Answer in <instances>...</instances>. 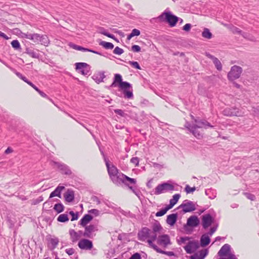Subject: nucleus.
Returning <instances> with one entry per match:
<instances>
[{
	"instance_id": "nucleus-18",
	"label": "nucleus",
	"mask_w": 259,
	"mask_h": 259,
	"mask_svg": "<svg viewBox=\"0 0 259 259\" xmlns=\"http://www.w3.org/2000/svg\"><path fill=\"white\" fill-rule=\"evenodd\" d=\"M187 225L192 228H195L200 224V220L197 216L193 215L187 219Z\"/></svg>"
},
{
	"instance_id": "nucleus-63",
	"label": "nucleus",
	"mask_w": 259,
	"mask_h": 259,
	"mask_svg": "<svg viewBox=\"0 0 259 259\" xmlns=\"http://www.w3.org/2000/svg\"><path fill=\"white\" fill-rule=\"evenodd\" d=\"M88 212L90 213L94 214L96 217L99 215V211L97 209H92L89 210Z\"/></svg>"
},
{
	"instance_id": "nucleus-38",
	"label": "nucleus",
	"mask_w": 259,
	"mask_h": 259,
	"mask_svg": "<svg viewBox=\"0 0 259 259\" xmlns=\"http://www.w3.org/2000/svg\"><path fill=\"white\" fill-rule=\"evenodd\" d=\"M39 42L45 46H48L50 44V41L46 35H41Z\"/></svg>"
},
{
	"instance_id": "nucleus-14",
	"label": "nucleus",
	"mask_w": 259,
	"mask_h": 259,
	"mask_svg": "<svg viewBox=\"0 0 259 259\" xmlns=\"http://www.w3.org/2000/svg\"><path fill=\"white\" fill-rule=\"evenodd\" d=\"M84 227V232L82 236L88 238H93V233L98 231L97 226L95 225L90 224L89 226L86 225Z\"/></svg>"
},
{
	"instance_id": "nucleus-8",
	"label": "nucleus",
	"mask_w": 259,
	"mask_h": 259,
	"mask_svg": "<svg viewBox=\"0 0 259 259\" xmlns=\"http://www.w3.org/2000/svg\"><path fill=\"white\" fill-rule=\"evenodd\" d=\"M214 218L211 214L208 213L204 214L201 217V225L205 230L208 229L212 224L214 223Z\"/></svg>"
},
{
	"instance_id": "nucleus-27",
	"label": "nucleus",
	"mask_w": 259,
	"mask_h": 259,
	"mask_svg": "<svg viewBox=\"0 0 259 259\" xmlns=\"http://www.w3.org/2000/svg\"><path fill=\"white\" fill-rule=\"evenodd\" d=\"M181 195L180 194H175L172 196V198L170 199L169 204L166 205L170 209H171L177 203Z\"/></svg>"
},
{
	"instance_id": "nucleus-11",
	"label": "nucleus",
	"mask_w": 259,
	"mask_h": 259,
	"mask_svg": "<svg viewBox=\"0 0 259 259\" xmlns=\"http://www.w3.org/2000/svg\"><path fill=\"white\" fill-rule=\"evenodd\" d=\"M200 247V244L198 241L193 240L188 242L187 244L184 247L186 252L191 254L194 252Z\"/></svg>"
},
{
	"instance_id": "nucleus-49",
	"label": "nucleus",
	"mask_w": 259,
	"mask_h": 259,
	"mask_svg": "<svg viewBox=\"0 0 259 259\" xmlns=\"http://www.w3.org/2000/svg\"><path fill=\"white\" fill-rule=\"evenodd\" d=\"M128 64H130L133 67H134L137 69H139V70L141 69V67L140 64L137 61H130L128 62Z\"/></svg>"
},
{
	"instance_id": "nucleus-26",
	"label": "nucleus",
	"mask_w": 259,
	"mask_h": 259,
	"mask_svg": "<svg viewBox=\"0 0 259 259\" xmlns=\"http://www.w3.org/2000/svg\"><path fill=\"white\" fill-rule=\"evenodd\" d=\"M64 186H58L56 189L51 193L49 198H52L54 197L57 196L60 198H61V192L65 189Z\"/></svg>"
},
{
	"instance_id": "nucleus-6",
	"label": "nucleus",
	"mask_w": 259,
	"mask_h": 259,
	"mask_svg": "<svg viewBox=\"0 0 259 259\" xmlns=\"http://www.w3.org/2000/svg\"><path fill=\"white\" fill-rule=\"evenodd\" d=\"M181 208H182V211L184 213L192 212L196 209L194 202L187 199L184 200L183 203L177 207V209Z\"/></svg>"
},
{
	"instance_id": "nucleus-64",
	"label": "nucleus",
	"mask_w": 259,
	"mask_h": 259,
	"mask_svg": "<svg viewBox=\"0 0 259 259\" xmlns=\"http://www.w3.org/2000/svg\"><path fill=\"white\" fill-rule=\"evenodd\" d=\"M253 112L255 116H259V106L253 107Z\"/></svg>"
},
{
	"instance_id": "nucleus-21",
	"label": "nucleus",
	"mask_w": 259,
	"mask_h": 259,
	"mask_svg": "<svg viewBox=\"0 0 259 259\" xmlns=\"http://www.w3.org/2000/svg\"><path fill=\"white\" fill-rule=\"evenodd\" d=\"M231 251V246L228 244H224L219 251L218 254L221 257L227 256Z\"/></svg>"
},
{
	"instance_id": "nucleus-4",
	"label": "nucleus",
	"mask_w": 259,
	"mask_h": 259,
	"mask_svg": "<svg viewBox=\"0 0 259 259\" xmlns=\"http://www.w3.org/2000/svg\"><path fill=\"white\" fill-rule=\"evenodd\" d=\"M175 190V186L170 181L162 183L159 184L154 190H153L150 194L159 195L164 192L172 191Z\"/></svg>"
},
{
	"instance_id": "nucleus-17",
	"label": "nucleus",
	"mask_w": 259,
	"mask_h": 259,
	"mask_svg": "<svg viewBox=\"0 0 259 259\" xmlns=\"http://www.w3.org/2000/svg\"><path fill=\"white\" fill-rule=\"evenodd\" d=\"M46 240L47 241V247L51 251H53L57 247L59 242L58 238H53L49 236H47Z\"/></svg>"
},
{
	"instance_id": "nucleus-60",
	"label": "nucleus",
	"mask_w": 259,
	"mask_h": 259,
	"mask_svg": "<svg viewBox=\"0 0 259 259\" xmlns=\"http://www.w3.org/2000/svg\"><path fill=\"white\" fill-rule=\"evenodd\" d=\"M7 223L10 228H12L14 226V222L9 217L7 218Z\"/></svg>"
},
{
	"instance_id": "nucleus-31",
	"label": "nucleus",
	"mask_w": 259,
	"mask_h": 259,
	"mask_svg": "<svg viewBox=\"0 0 259 259\" xmlns=\"http://www.w3.org/2000/svg\"><path fill=\"white\" fill-rule=\"evenodd\" d=\"M25 53L28 54L31 57L33 58L38 59L40 57V54L34 52L33 50L29 49V48L26 47L25 49Z\"/></svg>"
},
{
	"instance_id": "nucleus-47",
	"label": "nucleus",
	"mask_w": 259,
	"mask_h": 259,
	"mask_svg": "<svg viewBox=\"0 0 259 259\" xmlns=\"http://www.w3.org/2000/svg\"><path fill=\"white\" fill-rule=\"evenodd\" d=\"M114 112L116 114H118V115L122 117H126V116H128L127 114L124 113V112L121 109H114Z\"/></svg>"
},
{
	"instance_id": "nucleus-5",
	"label": "nucleus",
	"mask_w": 259,
	"mask_h": 259,
	"mask_svg": "<svg viewBox=\"0 0 259 259\" xmlns=\"http://www.w3.org/2000/svg\"><path fill=\"white\" fill-rule=\"evenodd\" d=\"M242 71L243 69L240 66L237 65L232 66L227 74L228 80L229 81H233L238 79L240 77Z\"/></svg>"
},
{
	"instance_id": "nucleus-40",
	"label": "nucleus",
	"mask_w": 259,
	"mask_h": 259,
	"mask_svg": "<svg viewBox=\"0 0 259 259\" xmlns=\"http://www.w3.org/2000/svg\"><path fill=\"white\" fill-rule=\"evenodd\" d=\"M69 221L68 214L63 213L61 214L57 218V221L61 223H65Z\"/></svg>"
},
{
	"instance_id": "nucleus-52",
	"label": "nucleus",
	"mask_w": 259,
	"mask_h": 259,
	"mask_svg": "<svg viewBox=\"0 0 259 259\" xmlns=\"http://www.w3.org/2000/svg\"><path fill=\"white\" fill-rule=\"evenodd\" d=\"M40 34L38 33H33V38L32 40L34 42L38 43L41 37Z\"/></svg>"
},
{
	"instance_id": "nucleus-45",
	"label": "nucleus",
	"mask_w": 259,
	"mask_h": 259,
	"mask_svg": "<svg viewBox=\"0 0 259 259\" xmlns=\"http://www.w3.org/2000/svg\"><path fill=\"white\" fill-rule=\"evenodd\" d=\"M69 214L71 215V221H74L78 220L79 218V213L78 212H74L73 211H70Z\"/></svg>"
},
{
	"instance_id": "nucleus-16",
	"label": "nucleus",
	"mask_w": 259,
	"mask_h": 259,
	"mask_svg": "<svg viewBox=\"0 0 259 259\" xmlns=\"http://www.w3.org/2000/svg\"><path fill=\"white\" fill-rule=\"evenodd\" d=\"M195 122L196 124H193V127L197 128H200L202 127H204L205 129H207L208 127L214 128V126L211 125L209 122L205 119H195Z\"/></svg>"
},
{
	"instance_id": "nucleus-33",
	"label": "nucleus",
	"mask_w": 259,
	"mask_h": 259,
	"mask_svg": "<svg viewBox=\"0 0 259 259\" xmlns=\"http://www.w3.org/2000/svg\"><path fill=\"white\" fill-rule=\"evenodd\" d=\"M12 48L17 51L19 52H22V48L21 47V45L19 41L17 39L13 40L11 42Z\"/></svg>"
},
{
	"instance_id": "nucleus-19",
	"label": "nucleus",
	"mask_w": 259,
	"mask_h": 259,
	"mask_svg": "<svg viewBox=\"0 0 259 259\" xmlns=\"http://www.w3.org/2000/svg\"><path fill=\"white\" fill-rule=\"evenodd\" d=\"M158 242L159 244L163 245L164 247L171 243L170 237L167 234L160 235L158 237Z\"/></svg>"
},
{
	"instance_id": "nucleus-43",
	"label": "nucleus",
	"mask_w": 259,
	"mask_h": 259,
	"mask_svg": "<svg viewBox=\"0 0 259 259\" xmlns=\"http://www.w3.org/2000/svg\"><path fill=\"white\" fill-rule=\"evenodd\" d=\"M129 189L131 190L140 200H141V196L142 195L141 191L139 189H136L133 187H129Z\"/></svg>"
},
{
	"instance_id": "nucleus-15",
	"label": "nucleus",
	"mask_w": 259,
	"mask_h": 259,
	"mask_svg": "<svg viewBox=\"0 0 259 259\" xmlns=\"http://www.w3.org/2000/svg\"><path fill=\"white\" fill-rule=\"evenodd\" d=\"M150 229L146 227L142 228L138 233V238L140 241H145L147 238L150 237Z\"/></svg>"
},
{
	"instance_id": "nucleus-51",
	"label": "nucleus",
	"mask_w": 259,
	"mask_h": 259,
	"mask_svg": "<svg viewBox=\"0 0 259 259\" xmlns=\"http://www.w3.org/2000/svg\"><path fill=\"white\" fill-rule=\"evenodd\" d=\"M246 198L251 201H254L256 199L255 195L250 193L245 192L244 193Z\"/></svg>"
},
{
	"instance_id": "nucleus-58",
	"label": "nucleus",
	"mask_w": 259,
	"mask_h": 259,
	"mask_svg": "<svg viewBox=\"0 0 259 259\" xmlns=\"http://www.w3.org/2000/svg\"><path fill=\"white\" fill-rule=\"evenodd\" d=\"M191 27H192V25L190 23H187L183 27L182 29L184 31L188 32L190 30Z\"/></svg>"
},
{
	"instance_id": "nucleus-59",
	"label": "nucleus",
	"mask_w": 259,
	"mask_h": 259,
	"mask_svg": "<svg viewBox=\"0 0 259 259\" xmlns=\"http://www.w3.org/2000/svg\"><path fill=\"white\" fill-rule=\"evenodd\" d=\"M184 228L185 231L187 232V234H191V233L193 231V228L187 225V224L184 225Z\"/></svg>"
},
{
	"instance_id": "nucleus-20",
	"label": "nucleus",
	"mask_w": 259,
	"mask_h": 259,
	"mask_svg": "<svg viewBox=\"0 0 259 259\" xmlns=\"http://www.w3.org/2000/svg\"><path fill=\"white\" fill-rule=\"evenodd\" d=\"M105 77L106 75H105V71H98L92 76L93 80L98 84L103 82V79Z\"/></svg>"
},
{
	"instance_id": "nucleus-42",
	"label": "nucleus",
	"mask_w": 259,
	"mask_h": 259,
	"mask_svg": "<svg viewBox=\"0 0 259 259\" xmlns=\"http://www.w3.org/2000/svg\"><path fill=\"white\" fill-rule=\"evenodd\" d=\"M213 63L215 65V68L219 71H221L222 70V65L220 61L217 58H215L213 60Z\"/></svg>"
},
{
	"instance_id": "nucleus-2",
	"label": "nucleus",
	"mask_w": 259,
	"mask_h": 259,
	"mask_svg": "<svg viewBox=\"0 0 259 259\" xmlns=\"http://www.w3.org/2000/svg\"><path fill=\"white\" fill-rule=\"evenodd\" d=\"M157 18L161 22H166L171 27L175 26L179 20V17L174 15L170 11H164Z\"/></svg>"
},
{
	"instance_id": "nucleus-13",
	"label": "nucleus",
	"mask_w": 259,
	"mask_h": 259,
	"mask_svg": "<svg viewBox=\"0 0 259 259\" xmlns=\"http://www.w3.org/2000/svg\"><path fill=\"white\" fill-rule=\"evenodd\" d=\"M241 111L236 107H227L223 111V114L227 116H240Z\"/></svg>"
},
{
	"instance_id": "nucleus-28",
	"label": "nucleus",
	"mask_w": 259,
	"mask_h": 259,
	"mask_svg": "<svg viewBox=\"0 0 259 259\" xmlns=\"http://www.w3.org/2000/svg\"><path fill=\"white\" fill-rule=\"evenodd\" d=\"M69 235L70 236L71 240L72 241V242H75L80 237V235L78 234V233L75 232V230L73 229H70L69 230Z\"/></svg>"
},
{
	"instance_id": "nucleus-44",
	"label": "nucleus",
	"mask_w": 259,
	"mask_h": 259,
	"mask_svg": "<svg viewBox=\"0 0 259 259\" xmlns=\"http://www.w3.org/2000/svg\"><path fill=\"white\" fill-rule=\"evenodd\" d=\"M208 253V249L205 248L199 251V257L200 259H204V258L207 255Z\"/></svg>"
},
{
	"instance_id": "nucleus-54",
	"label": "nucleus",
	"mask_w": 259,
	"mask_h": 259,
	"mask_svg": "<svg viewBox=\"0 0 259 259\" xmlns=\"http://www.w3.org/2000/svg\"><path fill=\"white\" fill-rule=\"evenodd\" d=\"M44 200V198L42 196H39L36 199H34L32 200V204L33 205H36L41 201H42Z\"/></svg>"
},
{
	"instance_id": "nucleus-23",
	"label": "nucleus",
	"mask_w": 259,
	"mask_h": 259,
	"mask_svg": "<svg viewBox=\"0 0 259 259\" xmlns=\"http://www.w3.org/2000/svg\"><path fill=\"white\" fill-rule=\"evenodd\" d=\"M93 216L91 214H85L79 222V225L85 227L93 219Z\"/></svg>"
},
{
	"instance_id": "nucleus-30",
	"label": "nucleus",
	"mask_w": 259,
	"mask_h": 259,
	"mask_svg": "<svg viewBox=\"0 0 259 259\" xmlns=\"http://www.w3.org/2000/svg\"><path fill=\"white\" fill-rule=\"evenodd\" d=\"M198 129V128L195 127H192L190 133H191L197 139H201L203 138V134Z\"/></svg>"
},
{
	"instance_id": "nucleus-25",
	"label": "nucleus",
	"mask_w": 259,
	"mask_h": 259,
	"mask_svg": "<svg viewBox=\"0 0 259 259\" xmlns=\"http://www.w3.org/2000/svg\"><path fill=\"white\" fill-rule=\"evenodd\" d=\"M211 239L209 235L206 233L203 234L200 237V245L202 247H204L207 246L210 242Z\"/></svg>"
},
{
	"instance_id": "nucleus-12",
	"label": "nucleus",
	"mask_w": 259,
	"mask_h": 259,
	"mask_svg": "<svg viewBox=\"0 0 259 259\" xmlns=\"http://www.w3.org/2000/svg\"><path fill=\"white\" fill-rule=\"evenodd\" d=\"M77 245L78 247L82 250H91L93 248V242L87 238L80 239Z\"/></svg>"
},
{
	"instance_id": "nucleus-9",
	"label": "nucleus",
	"mask_w": 259,
	"mask_h": 259,
	"mask_svg": "<svg viewBox=\"0 0 259 259\" xmlns=\"http://www.w3.org/2000/svg\"><path fill=\"white\" fill-rule=\"evenodd\" d=\"M52 163L53 165L56 166L58 168V170L62 174L67 176L71 175L72 171L69 167L66 164L55 161H53Z\"/></svg>"
},
{
	"instance_id": "nucleus-41",
	"label": "nucleus",
	"mask_w": 259,
	"mask_h": 259,
	"mask_svg": "<svg viewBox=\"0 0 259 259\" xmlns=\"http://www.w3.org/2000/svg\"><path fill=\"white\" fill-rule=\"evenodd\" d=\"M69 46L73 49H75L76 50H77V51H83V52H85V50H86V48H84L82 46H78V45H75L72 42H70L69 44Z\"/></svg>"
},
{
	"instance_id": "nucleus-3",
	"label": "nucleus",
	"mask_w": 259,
	"mask_h": 259,
	"mask_svg": "<svg viewBox=\"0 0 259 259\" xmlns=\"http://www.w3.org/2000/svg\"><path fill=\"white\" fill-rule=\"evenodd\" d=\"M105 162L111 180L116 185L117 183L119 182L118 181L121 177V176H120V173L118 172L119 170L113 164H112L111 166H110L109 164V160L108 158H105Z\"/></svg>"
},
{
	"instance_id": "nucleus-53",
	"label": "nucleus",
	"mask_w": 259,
	"mask_h": 259,
	"mask_svg": "<svg viewBox=\"0 0 259 259\" xmlns=\"http://www.w3.org/2000/svg\"><path fill=\"white\" fill-rule=\"evenodd\" d=\"M113 52L115 54L120 55L124 52V51L123 49L120 48L119 47H116Z\"/></svg>"
},
{
	"instance_id": "nucleus-32",
	"label": "nucleus",
	"mask_w": 259,
	"mask_h": 259,
	"mask_svg": "<svg viewBox=\"0 0 259 259\" xmlns=\"http://www.w3.org/2000/svg\"><path fill=\"white\" fill-rule=\"evenodd\" d=\"M202 36L205 38L210 39L212 37V34L208 28H204L202 32Z\"/></svg>"
},
{
	"instance_id": "nucleus-1",
	"label": "nucleus",
	"mask_w": 259,
	"mask_h": 259,
	"mask_svg": "<svg viewBox=\"0 0 259 259\" xmlns=\"http://www.w3.org/2000/svg\"><path fill=\"white\" fill-rule=\"evenodd\" d=\"M115 87H118L119 91L122 92V93H116V95L118 97L127 99H133L134 94L132 84L128 82L123 81L121 75L119 73L114 74L113 82L108 89Z\"/></svg>"
},
{
	"instance_id": "nucleus-24",
	"label": "nucleus",
	"mask_w": 259,
	"mask_h": 259,
	"mask_svg": "<svg viewBox=\"0 0 259 259\" xmlns=\"http://www.w3.org/2000/svg\"><path fill=\"white\" fill-rule=\"evenodd\" d=\"M178 218V213H174L167 215L166 223L170 226H173L176 223Z\"/></svg>"
},
{
	"instance_id": "nucleus-48",
	"label": "nucleus",
	"mask_w": 259,
	"mask_h": 259,
	"mask_svg": "<svg viewBox=\"0 0 259 259\" xmlns=\"http://www.w3.org/2000/svg\"><path fill=\"white\" fill-rule=\"evenodd\" d=\"M15 73L19 78L23 80L25 82L27 83V84L28 83V82H30V81L25 76H23L21 73L17 72V71H15Z\"/></svg>"
},
{
	"instance_id": "nucleus-7",
	"label": "nucleus",
	"mask_w": 259,
	"mask_h": 259,
	"mask_svg": "<svg viewBox=\"0 0 259 259\" xmlns=\"http://www.w3.org/2000/svg\"><path fill=\"white\" fill-rule=\"evenodd\" d=\"M120 176H121V177L118 181L119 182L117 183L116 185L117 186H119L121 184H123L129 188V187H132L130 185V184H136L137 183V181L135 179L130 178L122 172H120Z\"/></svg>"
},
{
	"instance_id": "nucleus-35",
	"label": "nucleus",
	"mask_w": 259,
	"mask_h": 259,
	"mask_svg": "<svg viewBox=\"0 0 259 259\" xmlns=\"http://www.w3.org/2000/svg\"><path fill=\"white\" fill-rule=\"evenodd\" d=\"M64 206L61 202L55 204L54 206V209L57 212V213H60L63 212L64 210Z\"/></svg>"
},
{
	"instance_id": "nucleus-56",
	"label": "nucleus",
	"mask_w": 259,
	"mask_h": 259,
	"mask_svg": "<svg viewBox=\"0 0 259 259\" xmlns=\"http://www.w3.org/2000/svg\"><path fill=\"white\" fill-rule=\"evenodd\" d=\"M131 162L134 164L136 166L139 165V158L138 157H132L130 160Z\"/></svg>"
},
{
	"instance_id": "nucleus-34",
	"label": "nucleus",
	"mask_w": 259,
	"mask_h": 259,
	"mask_svg": "<svg viewBox=\"0 0 259 259\" xmlns=\"http://www.w3.org/2000/svg\"><path fill=\"white\" fill-rule=\"evenodd\" d=\"M99 45L102 46L105 49H113L114 45L112 43L109 42H106L105 41H100L99 42Z\"/></svg>"
},
{
	"instance_id": "nucleus-55",
	"label": "nucleus",
	"mask_w": 259,
	"mask_h": 259,
	"mask_svg": "<svg viewBox=\"0 0 259 259\" xmlns=\"http://www.w3.org/2000/svg\"><path fill=\"white\" fill-rule=\"evenodd\" d=\"M141 47L137 45H134L131 47V50L134 52L138 53L141 51Z\"/></svg>"
},
{
	"instance_id": "nucleus-29",
	"label": "nucleus",
	"mask_w": 259,
	"mask_h": 259,
	"mask_svg": "<svg viewBox=\"0 0 259 259\" xmlns=\"http://www.w3.org/2000/svg\"><path fill=\"white\" fill-rule=\"evenodd\" d=\"M206 195L208 196L209 198L213 199L216 197L217 191L215 189L210 188L206 189L205 191Z\"/></svg>"
},
{
	"instance_id": "nucleus-50",
	"label": "nucleus",
	"mask_w": 259,
	"mask_h": 259,
	"mask_svg": "<svg viewBox=\"0 0 259 259\" xmlns=\"http://www.w3.org/2000/svg\"><path fill=\"white\" fill-rule=\"evenodd\" d=\"M218 227V224H217L216 225L213 226L212 227H211L209 231L206 233L208 234L210 236H212L213 234V233L217 230Z\"/></svg>"
},
{
	"instance_id": "nucleus-39",
	"label": "nucleus",
	"mask_w": 259,
	"mask_h": 259,
	"mask_svg": "<svg viewBox=\"0 0 259 259\" xmlns=\"http://www.w3.org/2000/svg\"><path fill=\"white\" fill-rule=\"evenodd\" d=\"M169 209H170L166 205L165 207L161 208L160 210L157 211L155 215L157 217H162L166 214L167 211Z\"/></svg>"
},
{
	"instance_id": "nucleus-36",
	"label": "nucleus",
	"mask_w": 259,
	"mask_h": 259,
	"mask_svg": "<svg viewBox=\"0 0 259 259\" xmlns=\"http://www.w3.org/2000/svg\"><path fill=\"white\" fill-rule=\"evenodd\" d=\"M232 31L234 33L239 34L242 35L243 37H247V35L246 32H243L241 29L236 26H233Z\"/></svg>"
},
{
	"instance_id": "nucleus-61",
	"label": "nucleus",
	"mask_w": 259,
	"mask_h": 259,
	"mask_svg": "<svg viewBox=\"0 0 259 259\" xmlns=\"http://www.w3.org/2000/svg\"><path fill=\"white\" fill-rule=\"evenodd\" d=\"M65 252L69 255H71L74 254L75 250L73 248H67L65 249Z\"/></svg>"
},
{
	"instance_id": "nucleus-46",
	"label": "nucleus",
	"mask_w": 259,
	"mask_h": 259,
	"mask_svg": "<svg viewBox=\"0 0 259 259\" xmlns=\"http://www.w3.org/2000/svg\"><path fill=\"white\" fill-rule=\"evenodd\" d=\"M196 190L195 187H191L189 185H186L185 188V191L187 194L192 193Z\"/></svg>"
},
{
	"instance_id": "nucleus-10",
	"label": "nucleus",
	"mask_w": 259,
	"mask_h": 259,
	"mask_svg": "<svg viewBox=\"0 0 259 259\" xmlns=\"http://www.w3.org/2000/svg\"><path fill=\"white\" fill-rule=\"evenodd\" d=\"M75 66L76 70H79L80 73L83 75H88L91 71L90 65L86 63H76Z\"/></svg>"
},
{
	"instance_id": "nucleus-57",
	"label": "nucleus",
	"mask_w": 259,
	"mask_h": 259,
	"mask_svg": "<svg viewBox=\"0 0 259 259\" xmlns=\"http://www.w3.org/2000/svg\"><path fill=\"white\" fill-rule=\"evenodd\" d=\"M128 259H142V257L140 253L136 252L132 254Z\"/></svg>"
},
{
	"instance_id": "nucleus-37",
	"label": "nucleus",
	"mask_w": 259,
	"mask_h": 259,
	"mask_svg": "<svg viewBox=\"0 0 259 259\" xmlns=\"http://www.w3.org/2000/svg\"><path fill=\"white\" fill-rule=\"evenodd\" d=\"M162 229L160 223L156 221L152 225V230L154 233L159 232Z\"/></svg>"
},
{
	"instance_id": "nucleus-62",
	"label": "nucleus",
	"mask_w": 259,
	"mask_h": 259,
	"mask_svg": "<svg viewBox=\"0 0 259 259\" xmlns=\"http://www.w3.org/2000/svg\"><path fill=\"white\" fill-rule=\"evenodd\" d=\"M131 33L132 34L133 36H138L140 35V31L137 29H134L132 30Z\"/></svg>"
},
{
	"instance_id": "nucleus-22",
	"label": "nucleus",
	"mask_w": 259,
	"mask_h": 259,
	"mask_svg": "<svg viewBox=\"0 0 259 259\" xmlns=\"http://www.w3.org/2000/svg\"><path fill=\"white\" fill-rule=\"evenodd\" d=\"M65 200L69 203L72 202L74 200V192L71 189H68L64 194Z\"/></svg>"
}]
</instances>
